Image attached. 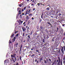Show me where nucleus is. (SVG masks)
I'll return each instance as SVG.
<instances>
[{
    "label": "nucleus",
    "mask_w": 65,
    "mask_h": 65,
    "mask_svg": "<svg viewBox=\"0 0 65 65\" xmlns=\"http://www.w3.org/2000/svg\"><path fill=\"white\" fill-rule=\"evenodd\" d=\"M58 62L57 63V65H61L60 63V64L61 65H62V61L63 60H62L61 61V59H60V58L59 57H58Z\"/></svg>",
    "instance_id": "1"
},
{
    "label": "nucleus",
    "mask_w": 65,
    "mask_h": 65,
    "mask_svg": "<svg viewBox=\"0 0 65 65\" xmlns=\"http://www.w3.org/2000/svg\"><path fill=\"white\" fill-rule=\"evenodd\" d=\"M61 49H60L61 51L62 52L63 54H64V51H63V48H64V51H65V46H64L63 47L61 46Z\"/></svg>",
    "instance_id": "2"
},
{
    "label": "nucleus",
    "mask_w": 65,
    "mask_h": 65,
    "mask_svg": "<svg viewBox=\"0 0 65 65\" xmlns=\"http://www.w3.org/2000/svg\"><path fill=\"white\" fill-rule=\"evenodd\" d=\"M31 9H29V11H28V10H27L26 11V13H25V15H27V14H28V12H29V13H30L31 11H32V10H31Z\"/></svg>",
    "instance_id": "3"
},
{
    "label": "nucleus",
    "mask_w": 65,
    "mask_h": 65,
    "mask_svg": "<svg viewBox=\"0 0 65 65\" xmlns=\"http://www.w3.org/2000/svg\"><path fill=\"white\" fill-rule=\"evenodd\" d=\"M16 55H17L16 53H14L13 54V55H11V57L12 58H17V57H16Z\"/></svg>",
    "instance_id": "4"
},
{
    "label": "nucleus",
    "mask_w": 65,
    "mask_h": 65,
    "mask_svg": "<svg viewBox=\"0 0 65 65\" xmlns=\"http://www.w3.org/2000/svg\"><path fill=\"white\" fill-rule=\"evenodd\" d=\"M44 38L45 39H48V38H49L48 35H46L45 36H44Z\"/></svg>",
    "instance_id": "5"
},
{
    "label": "nucleus",
    "mask_w": 65,
    "mask_h": 65,
    "mask_svg": "<svg viewBox=\"0 0 65 65\" xmlns=\"http://www.w3.org/2000/svg\"><path fill=\"white\" fill-rule=\"evenodd\" d=\"M40 59H35V62H37V63H36V64H38L39 63V61H40Z\"/></svg>",
    "instance_id": "6"
},
{
    "label": "nucleus",
    "mask_w": 65,
    "mask_h": 65,
    "mask_svg": "<svg viewBox=\"0 0 65 65\" xmlns=\"http://www.w3.org/2000/svg\"><path fill=\"white\" fill-rule=\"evenodd\" d=\"M14 32H13L12 34V35L10 36V38H11V39H12L13 38V37L14 36Z\"/></svg>",
    "instance_id": "7"
},
{
    "label": "nucleus",
    "mask_w": 65,
    "mask_h": 65,
    "mask_svg": "<svg viewBox=\"0 0 65 65\" xmlns=\"http://www.w3.org/2000/svg\"><path fill=\"white\" fill-rule=\"evenodd\" d=\"M36 56V55H35V54L32 53V54H30V56H31V57L32 58H33V57H35V56Z\"/></svg>",
    "instance_id": "8"
},
{
    "label": "nucleus",
    "mask_w": 65,
    "mask_h": 65,
    "mask_svg": "<svg viewBox=\"0 0 65 65\" xmlns=\"http://www.w3.org/2000/svg\"><path fill=\"white\" fill-rule=\"evenodd\" d=\"M9 61L8 59H6L5 60V63H9Z\"/></svg>",
    "instance_id": "9"
},
{
    "label": "nucleus",
    "mask_w": 65,
    "mask_h": 65,
    "mask_svg": "<svg viewBox=\"0 0 65 65\" xmlns=\"http://www.w3.org/2000/svg\"><path fill=\"white\" fill-rule=\"evenodd\" d=\"M40 28L41 29V30H43L44 29V27L42 26H40Z\"/></svg>",
    "instance_id": "10"
},
{
    "label": "nucleus",
    "mask_w": 65,
    "mask_h": 65,
    "mask_svg": "<svg viewBox=\"0 0 65 65\" xmlns=\"http://www.w3.org/2000/svg\"><path fill=\"white\" fill-rule=\"evenodd\" d=\"M19 45V43L17 42L16 43H14V45L16 46V47H18V45Z\"/></svg>",
    "instance_id": "11"
},
{
    "label": "nucleus",
    "mask_w": 65,
    "mask_h": 65,
    "mask_svg": "<svg viewBox=\"0 0 65 65\" xmlns=\"http://www.w3.org/2000/svg\"><path fill=\"white\" fill-rule=\"evenodd\" d=\"M15 59L14 60H12V61L13 62V63H14L15 62V61H17V58H14Z\"/></svg>",
    "instance_id": "12"
},
{
    "label": "nucleus",
    "mask_w": 65,
    "mask_h": 65,
    "mask_svg": "<svg viewBox=\"0 0 65 65\" xmlns=\"http://www.w3.org/2000/svg\"><path fill=\"white\" fill-rule=\"evenodd\" d=\"M43 20L45 21H46L47 22H48V21H49V20L47 18L44 19Z\"/></svg>",
    "instance_id": "13"
},
{
    "label": "nucleus",
    "mask_w": 65,
    "mask_h": 65,
    "mask_svg": "<svg viewBox=\"0 0 65 65\" xmlns=\"http://www.w3.org/2000/svg\"><path fill=\"white\" fill-rule=\"evenodd\" d=\"M23 31V32H25V30H26V28L24 27H23L22 28Z\"/></svg>",
    "instance_id": "14"
},
{
    "label": "nucleus",
    "mask_w": 65,
    "mask_h": 65,
    "mask_svg": "<svg viewBox=\"0 0 65 65\" xmlns=\"http://www.w3.org/2000/svg\"><path fill=\"white\" fill-rule=\"evenodd\" d=\"M15 39H16V36H15L13 38L12 40H13V42H14L15 41Z\"/></svg>",
    "instance_id": "15"
},
{
    "label": "nucleus",
    "mask_w": 65,
    "mask_h": 65,
    "mask_svg": "<svg viewBox=\"0 0 65 65\" xmlns=\"http://www.w3.org/2000/svg\"><path fill=\"white\" fill-rule=\"evenodd\" d=\"M47 24H48V25H50V26H51V27H53L52 25V24H51V22H47Z\"/></svg>",
    "instance_id": "16"
},
{
    "label": "nucleus",
    "mask_w": 65,
    "mask_h": 65,
    "mask_svg": "<svg viewBox=\"0 0 65 65\" xmlns=\"http://www.w3.org/2000/svg\"><path fill=\"white\" fill-rule=\"evenodd\" d=\"M19 22H20V23H21V24L22 25V23L23 22V21H22V20H21V19H19Z\"/></svg>",
    "instance_id": "17"
},
{
    "label": "nucleus",
    "mask_w": 65,
    "mask_h": 65,
    "mask_svg": "<svg viewBox=\"0 0 65 65\" xmlns=\"http://www.w3.org/2000/svg\"><path fill=\"white\" fill-rule=\"evenodd\" d=\"M45 33H48V31L47 30V29H46L45 30Z\"/></svg>",
    "instance_id": "18"
},
{
    "label": "nucleus",
    "mask_w": 65,
    "mask_h": 65,
    "mask_svg": "<svg viewBox=\"0 0 65 65\" xmlns=\"http://www.w3.org/2000/svg\"><path fill=\"white\" fill-rule=\"evenodd\" d=\"M35 47H33L31 49V51H33V50H35Z\"/></svg>",
    "instance_id": "19"
},
{
    "label": "nucleus",
    "mask_w": 65,
    "mask_h": 65,
    "mask_svg": "<svg viewBox=\"0 0 65 65\" xmlns=\"http://www.w3.org/2000/svg\"><path fill=\"white\" fill-rule=\"evenodd\" d=\"M46 10H47V11H49V10H50V8L49 7H48L46 8Z\"/></svg>",
    "instance_id": "20"
},
{
    "label": "nucleus",
    "mask_w": 65,
    "mask_h": 65,
    "mask_svg": "<svg viewBox=\"0 0 65 65\" xmlns=\"http://www.w3.org/2000/svg\"><path fill=\"white\" fill-rule=\"evenodd\" d=\"M26 24V22H24V23L23 24V25H24V27H25V26H26V24Z\"/></svg>",
    "instance_id": "21"
},
{
    "label": "nucleus",
    "mask_w": 65,
    "mask_h": 65,
    "mask_svg": "<svg viewBox=\"0 0 65 65\" xmlns=\"http://www.w3.org/2000/svg\"><path fill=\"white\" fill-rule=\"evenodd\" d=\"M41 19H43V20H44L43 18V13H42V14L41 15Z\"/></svg>",
    "instance_id": "22"
},
{
    "label": "nucleus",
    "mask_w": 65,
    "mask_h": 65,
    "mask_svg": "<svg viewBox=\"0 0 65 65\" xmlns=\"http://www.w3.org/2000/svg\"><path fill=\"white\" fill-rule=\"evenodd\" d=\"M50 11H51V12H53L54 11L53 8H51V10H50Z\"/></svg>",
    "instance_id": "23"
},
{
    "label": "nucleus",
    "mask_w": 65,
    "mask_h": 65,
    "mask_svg": "<svg viewBox=\"0 0 65 65\" xmlns=\"http://www.w3.org/2000/svg\"><path fill=\"white\" fill-rule=\"evenodd\" d=\"M29 53H30V54L31 55V54H32L33 53H32V51H30V52H29Z\"/></svg>",
    "instance_id": "24"
},
{
    "label": "nucleus",
    "mask_w": 65,
    "mask_h": 65,
    "mask_svg": "<svg viewBox=\"0 0 65 65\" xmlns=\"http://www.w3.org/2000/svg\"><path fill=\"white\" fill-rule=\"evenodd\" d=\"M47 16L46 15H44V19H45V18H47Z\"/></svg>",
    "instance_id": "25"
},
{
    "label": "nucleus",
    "mask_w": 65,
    "mask_h": 65,
    "mask_svg": "<svg viewBox=\"0 0 65 65\" xmlns=\"http://www.w3.org/2000/svg\"><path fill=\"white\" fill-rule=\"evenodd\" d=\"M22 15L20 14L19 15V18H20V19L22 18Z\"/></svg>",
    "instance_id": "26"
},
{
    "label": "nucleus",
    "mask_w": 65,
    "mask_h": 65,
    "mask_svg": "<svg viewBox=\"0 0 65 65\" xmlns=\"http://www.w3.org/2000/svg\"><path fill=\"white\" fill-rule=\"evenodd\" d=\"M29 40H30V39H29V38H27V42H29Z\"/></svg>",
    "instance_id": "27"
},
{
    "label": "nucleus",
    "mask_w": 65,
    "mask_h": 65,
    "mask_svg": "<svg viewBox=\"0 0 65 65\" xmlns=\"http://www.w3.org/2000/svg\"><path fill=\"white\" fill-rule=\"evenodd\" d=\"M27 50V49L26 48L25 50H23V52H24V53H26V51Z\"/></svg>",
    "instance_id": "28"
},
{
    "label": "nucleus",
    "mask_w": 65,
    "mask_h": 65,
    "mask_svg": "<svg viewBox=\"0 0 65 65\" xmlns=\"http://www.w3.org/2000/svg\"><path fill=\"white\" fill-rule=\"evenodd\" d=\"M11 38H10V40H9V43H11L12 42L11 41Z\"/></svg>",
    "instance_id": "29"
},
{
    "label": "nucleus",
    "mask_w": 65,
    "mask_h": 65,
    "mask_svg": "<svg viewBox=\"0 0 65 65\" xmlns=\"http://www.w3.org/2000/svg\"><path fill=\"white\" fill-rule=\"evenodd\" d=\"M29 19V18L28 17V16H27L26 17V20H28Z\"/></svg>",
    "instance_id": "30"
},
{
    "label": "nucleus",
    "mask_w": 65,
    "mask_h": 65,
    "mask_svg": "<svg viewBox=\"0 0 65 65\" xmlns=\"http://www.w3.org/2000/svg\"><path fill=\"white\" fill-rule=\"evenodd\" d=\"M39 21H40V23H41V22L42 21V19H41L40 18L39 19Z\"/></svg>",
    "instance_id": "31"
},
{
    "label": "nucleus",
    "mask_w": 65,
    "mask_h": 65,
    "mask_svg": "<svg viewBox=\"0 0 65 65\" xmlns=\"http://www.w3.org/2000/svg\"><path fill=\"white\" fill-rule=\"evenodd\" d=\"M27 50L29 49V50H30V46H28L27 47Z\"/></svg>",
    "instance_id": "32"
},
{
    "label": "nucleus",
    "mask_w": 65,
    "mask_h": 65,
    "mask_svg": "<svg viewBox=\"0 0 65 65\" xmlns=\"http://www.w3.org/2000/svg\"><path fill=\"white\" fill-rule=\"evenodd\" d=\"M33 31H31V32H30V35H32V33H33Z\"/></svg>",
    "instance_id": "33"
},
{
    "label": "nucleus",
    "mask_w": 65,
    "mask_h": 65,
    "mask_svg": "<svg viewBox=\"0 0 65 65\" xmlns=\"http://www.w3.org/2000/svg\"><path fill=\"white\" fill-rule=\"evenodd\" d=\"M22 10H20L19 11V13H22Z\"/></svg>",
    "instance_id": "34"
},
{
    "label": "nucleus",
    "mask_w": 65,
    "mask_h": 65,
    "mask_svg": "<svg viewBox=\"0 0 65 65\" xmlns=\"http://www.w3.org/2000/svg\"><path fill=\"white\" fill-rule=\"evenodd\" d=\"M19 9H20V10H22V9H21V8H17V11H19Z\"/></svg>",
    "instance_id": "35"
},
{
    "label": "nucleus",
    "mask_w": 65,
    "mask_h": 65,
    "mask_svg": "<svg viewBox=\"0 0 65 65\" xmlns=\"http://www.w3.org/2000/svg\"><path fill=\"white\" fill-rule=\"evenodd\" d=\"M56 60H55V61H54L53 63V64H55V63H56Z\"/></svg>",
    "instance_id": "36"
},
{
    "label": "nucleus",
    "mask_w": 65,
    "mask_h": 65,
    "mask_svg": "<svg viewBox=\"0 0 65 65\" xmlns=\"http://www.w3.org/2000/svg\"><path fill=\"white\" fill-rule=\"evenodd\" d=\"M30 20H29L28 21V24L29 25V24H30Z\"/></svg>",
    "instance_id": "37"
},
{
    "label": "nucleus",
    "mask_w": 65,
    "mask_h": 65,
    "mask_svg": "<svg viewBox=\"0 0 65 65\" xmlns=\"http://www.w3.org/2000/svg\"><path fill=\"white\" fill-rule=\"evenodd\" d=\"M44 63L45 64H46V63H47V62H46V60H44Z\"/></svg>",
    "instance_id": "38"
},
{
    "label": "nucleus",
    "mask_w": 65,
    "mask_h": 65,
    "mask_svg": "<svg viewBox=\"0 0 65 65\" xmlns=\"http://www.w3.org/2000/svg\"><path fill=\"white\" fill-rule=\"evenodd\" d=\"M30 36L29 35H28L27 36V37H28V38H29L30 39H31V38H30Z\"/></svg>",
    "instance_id": "39"
},
{
    "label": "nucleus",
    "mask_w": 65,
    "mask_h": 65,
    "mask_svg": "<svg viewBox=\"0 0 65 65\" xmlns=\"http://www.w3.org/2000/svg\"><path fill=\"white\" fill-rule=\"evenodd\" d=\"M30 2H31V1H32V3H33L34 2V0H30Z\"/></svg>",
    "instance_id": "40"
},
{
    "label": "nucleus",
    "mask_w": 65,
    "mask_h": 65,
    "mask_svg": "<svg viewBox=\"0 0 65 65\" xmlns=\"http://www.w3.org/2000/svg\"><path fill=\"white\" fill-rule=\"evenodd\" d=\"M19 6H20V7H22V5L21 4H20L19 5Z\"/></svg>",
    "instance_id": "41"
},
{
    "label": "nucleus",
    "mask_w": 65,
    "mask_h": 65,
    "mask_svg": "<svg viewBox=\"0 0 65 65\" xmlns=\"http://www.w3.org/2000/svg\"><path fill=\"white\" fill-rule=\"evenodd\" d=\"M25 33L24 32L23 34V35H22V36L23 37H24L25 36Z\"/></svg>",
    "instance_id": "42"
},
{
    "label": "nucleus",
    "mask_w": 65,
    "mask_h": 65,
    "mask_svg": "<svg viewBox=\"0 0 65 65\" xmlns=\"http://www.w3.org/2000/svg\"><path fill=\"white\" fill-rule=\"evenodd\" d=\"M23 38H21V39H20V40H21V42H23Z\"/></svg>",
    "instance_id": "43"
},
{
    "label": "nucleus",
    "mask_w": 65,
    "mask_h": 65,
    "mask_svg": "<svg viewBox=\"0 0 65 65\" xmlns=\"http://www.w3.org/2000/svg\"><path fill=\"white\" fill-rule=\"evenodd\" d=\"M45 41V40L44 39H43V42L44 43L45 42H44Z\"/></svg>",
    "instance_id": "44"
},
{
    "label": "nucleus",
    "mask_w": 65,
    "mask_h": 65,
    "mask_svg": "<svg viewBox=\"0 0 65 65\" xmlns=\"http://www.w3.org/2000/svg\"><path fill=\"white\" fill-rule=\"evenodd\" d=\"M18 32V31H15V32H14V34L15 33V34H16V33H17V32Z\"/></svg>",
    "instance_id": "45"
},
{
    "label": "nucleus",
    "mask_w": 65,
    "mask_h": 65,
    "mask_svg": "<svg viewBox=\"0 0 65 65\" xmlns=\"http://www.w3.org/2000/svg\"><path fill=\"white\" fill-rule=\"evenodd\" d=\"M18 35H19V34H17L16 35V36H16V37H18Z\"/></svg>",
    "instance_id": "46"
},
{
    "label": "nucleus",
    "mask_w": 65,
    "mask_h": 65,
    "mask_svg": "<svg viewBox=\"0 0 65 65\" xmlns=\"http://www.w3.org/2000/svg\"><path fill=\"white\" fill-rule=\"evenodd\" d=\"M21 49H20V52H19L20 55L21 54Z\"/></svg>",
    "instance_id": "47"
},
{
    "label": "nucleus",
    "mask_w": 65,
    "mask_h": 65,
    "mask_svg": "<svg viewBox=\"0 0 65 65\" xmlns=\"http://www.w3.org/2000/svg\"><path fill=\"white\" fill-rule=\"evenodd\" d=\"M20 60H22V59L21 58V56H20Z\"/></svg>",
    "instance_id": "48"
},
{
    "label": "nucleus",
    "mask_w": 65,
    "mask_h": 65,
    "mask_svg": "<svg viewBox=\"0 0 65 65\" xmlns=\"http://www.w3.org/2000/svg\"><path fill=\"white\" fill-rule=\"evenodd\" d=\"M40 3H38L37 5H38L39 6V5H40Z\"/></svg>",
    "instance_id": "49"
},
{
    "label": "nucleus",
    "mask_w": 65,
    "mask_h": 65,
    "mask_svg": "<svg viewBox=\"0 0 65 65\" xmlns=\"http://www.w3.org/2000/svg\"><path fill=\"white\" fill-rule=\"evenodd\" d=\"M32 10L33 11H34V10H35V8H33Z\"/></svg>",
    "instance_id": "50"
},
{
    "label": "nucleus",
    "mask_w": 65,
    "mask_h": 65,
    "mask_svg": "<svg viewBox=\"0 0 65 65\" xmlns=\"http://www.w3.org/2000/svg\"><path fill=\"white\" fill-rule=\"evenodd\" d=\"M26 8V7H25L23 9L24 10H25Z\"/></svg>",
    "instance_id": "51"
},
{
    "label": "nucleus",
    "mask_w": 65,
    "mask_h": 65,
    "mask_svg": "<svg viewBox=\"0 0 65 65\" xmlns=\"http://www.w3.org/2000/svg\"><path fill=\"white\" fill-rule=\"evenodd\" d=\"M22 44L21 45V47H20V49H21H21L22 48Z\"/></svg>",
    "instance_id": "52"
},
{
    "label": "nucleus",
    "mask_w": 65,
    "mask_h": 65,
    "mask_svg": "<svg viewBox=\"0 0 65 65\" xmlns=\"http://www.w3.org/2000/svg\"><path fill=\"white\" fill-rule=\"evenodd\" d=\"M32 15V14L31 13L29 14V16H30V15Z\"/></svg>",
    "instance_id": "53"
},
{
    "label": "nucleus",
    "mask_w": 65,
    "mask_h": 65,
    "mask_svg": "<svg viewBox=\"0 0 65 65\" xmlns=\"http://www.w3.org/2000/svg\"><path fill=\"white\" fill-rule=\"evenodd\" d=\"M20 14H21V13H18V15L19 16L20 15Z\"/></svg>",
    "instance_id": "54"
},
{
    "label": "nucleus",
    "mask_w": 65,
    "mask_h": 65,
    "mask_svg": "<svg viewBox=\"0 0 65 65\" xmlns=\"http://www.w3.org/2000/svg\"><path fill=\"white\" fill-rule=\"evenodd\" d=\"M52 42H53H53H54V39H52Z\"/></svg>",
    "instance_id": "55"
},
{
    "label": "nucleus",
    "mask_w": 65,
    "mask_h": 65,
    "mask_svg": "<svg viewBox=\"0 0 65 65\" xmlns=\"http://www.w3.org/2000/svg\"><path fill=\"white\" fill-rule=\"evenodd\" d=\"M42 57H41L40 59V60H41H41H42Z\"/></svg>",
    "instance_id": "56"
},
{
    "label": "nucleus",
    "mask_w": 65,
    "mask_h": 65,
    "mask_svg": "<svg viewBox=\"0 0 65 65\" xmlns=\"http://www.w3.org/2000/svg\"><path fill=\"white\" fill-rule=\"evenodd\" d=\"M24 9H23L21 11V12H23V11H24Z\"/></svg>",
    "instance_id": "57"
},
{
    "label": "nucleus",
    "mask_w": 65,
    "mask_h": 65,
    "mask_svg": "<svg viewBox=\"0 0 65 65\" xmlns=\"http://www.w3.org/2000/svg\"><path fill=\"white\" fill-rule=\"evenodd\" d=\"M49 61H50V62H51V59H50V58L49 59Z\"/></svg>",
    "instance_id": "58"
},
{
    "label": "nucleus",
    "mask_w": 65,
    "mask_h": 65,
    "mask_svg": "<svg viewBox=\"0 0 65 65\" xmlns=\"http://www.w3.org/2000/svg\"><path fill=\"white\" fill-rule=\"evenodd\" d=\"M63 63L64 64H65V60H64L63 61Z\"/></svg>",
    "instance_id": "59"
},
{
    "label": "nucleus",
    "mask_w": 65,
    "mask_h": 65,
    "mask_svg": "<svg viewBox=\"0 0 65 65\" xmlns=\"http://www.w3.org/2000/svg\"><path fill=\"white\" fill-rule=\"evenodd\" d=\"M23 15H25V13H22V16H23Z\"/></svg>",
    "instance_id": "60"
},
{
    "label": "nucleus",
    "mask_w": 65,
    "mask_h": 65,
    "mask_svg": "<svg viewBox=\"0 0 65 65\" xmlns=\"http://www.w3.org/2000/svg\"><path fill=\"white\" fill-rule=\"evenodd\" d=\"M33 5H34V4H31V6H33Z\"/></svg>",
    "instance_id": "61"
},
{
    "label": "nucleus",
    "mask_w": 65,
    "mask_h": 65,
    "mask_svg": "<svg viewBox=\"0 0 65 65\" xmlns=\"http://www.w3.org/2000/svg\"><path fill=\"white\" fill-rule=\"evenodd\" d=\"M29 27H28L27 30H28V29H29V30H30V29H29Z\"/></svg>",
    "instance_id": "62"
},
{
    "label": "nucleus",
    "mask_w": 65,
    "mask_h": 65,
    "mask_svg": "<svg viewBox=\"0 0 65 65\" xmlns=\"http://www.w3.org/2000/svg\"><path fill=\"white\" fill-rule=\"evenodd\" d=\"M28 8H30V6H29L28 7Z\"/></svg>",
    "instance_id": "63"
},
{
    "label": "nucleus",
    "mask_w": 65,
    "mask_h": 65,
    "mask_svg": "<svg viewBox=\"0 0 65 65\" xmlns=\"http://www.w3.org/2000/svg\"><path fill=\"white\" fill-rule=\"evenodd\" d=\"M39 37V35H38L37 36V38H38V37Z\"/></svg>",
    "instance_id": "64"
}]
</instances>
